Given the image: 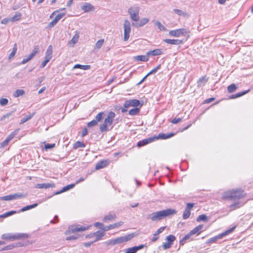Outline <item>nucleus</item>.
Here are the masks:
<instances>
[{
    "instance_id": "f257e3e1",
    "label": "nucleus",
    "mask_w": 253,
    "mask_h": 253,
    "mask_svg": "<svg viewBox=\"0 0 253 253\" xmlns=\"http://www.w3.org/2000/svg\"><path fill=\"white\" fill-rule=\"evenodd\" d=\"M176 211L174 209H168L156 212H153L150 215V218L153 221H157L163 219L164 217L176 213Z\"/></svg>"
},
{
    "instance_id": "f03ea898",
    "label": "nucleus",
    "mask_w": 253,
    "mask_h": 253,
    "mask_svg": "<svg viewBox=\"0 0 253 253\" xmlns=\"http://www.w3.org/2000/svg\"><path fill=\"white\" fill-rule=\"evenodd\" d=\"M245 195L244 191L241 189L232 190L224 193L223 198L230 200H238Z\"/></svg>"
},
{
    "instance_id": "7ed1b4c3",
    "label": "nucleus",
    "mask_w": 253,
    "mask_h": 253,
    "mask_svg": "<svg viewBox=\"0 0 253 253\" xmlns=\"http://www.w3.org/2000/svg\"><path fill=\"white\" fill-rule=\"evenodd\" d=\"M6 239H13L15 240L14 244H11L7 247V249H12L14 247H19L30 245L32 241L28 240V238H5Z\"/></svg>"
},
{
    "instance_id": "20e7f679",
    "label": "nucleus",
    "mask_w": 253,
    "mask_h": 253,
    "mask_svg": "<svg viewBox=\"0 0 253 253\" xmlns=\"http://www.w3.org/2000/svg\"><path fill=\"white\" fill-rule=\"evenodd\" d=\"M115 117V113L114 112L110 111L108 113L107 117L105 118L104 123L100 126V131L101 132H102L108 130L107 126L112 124Z\"/></svg>"
},
{
    "instance_id": "39448f33",
    "label": "nucleus",
    "mask_w": 253,
    "mask_h": 253,
    "mask_svg": "<svg viewBox=\"0 0 253 253\" xmlns=\"http://www.w3.org/2000/svg\"><path fill=\"white\" fill-rule=\"evenodd\" d=\"M142 103H140V101L138 99H133L126 100L124 105V108H122V112L125 113L127 111V108L130 107H137L138 106L141 108L142 106Z\"/></svg>"
},
{
    "instance_id": "423d86ee",
    "label": "nucleus",
    "mask_w": 253,
    "mask_h": 253,
    "mask_svg": "<svg viewBox=\"0 0 253 253\" xmlns=\"http://www.w3.org/2000/svg\"><path fill=\"white\" fill-rule=\"evenodd\" d=\"M140 8L138 5H134L131 6L128 9V12L130 15L131 19L134 21L137 22L139 20V13Z\"/></svg>"
},
{
    "instance_id": "0eeeda50",
    "label": "nucleus",
    "mask_w": 253,
    "mask_h": 253,
    "mask_svg": "<svg viewBox=\"0 0 253 253\" xmlns=\"http://www.w3.org/2000/svg\"><path fill=\"white\" fill-rule=\"evenodd\" d=\"M89 226H82L80 225H72L68 227V229L66 231L65 234L68 235L77 232L85 231L88 229Z\"/></svg>"
},
{
    "instance_id": "6e6552de",
    "label": "nucleus",
    "mask_w": 253,
    "mask_h": 253,
    "mask_svg": "<svg viewBox=\"0 0 253 253\" xmlns=\"http://www.w3.org/2000/svg\"><path fill=\"white\" fill-rule=\"evenodd\" d=\"M27 196L26 194L21 193H14L13 194L4 196L0 198V200L2 201H11L13 200L25 198Z\"/></svg>"
},
{
    "instance_id": "1a4fd4ad",
    "label": "nucleus",
    "mask_w": 253,
    "mask_h": 253,
    "mask_svg": "<svg viewBox=\"0 0 253 253\" xmlns=\"http://www.w3.org/2000/svg\"><path fill=\"white\" fill-rule=\"evenodd\" d=\"M123 25L124 29V36L123 40L126 42L128 40L130 36V33L131 32L130 23L127 19H126L124 21Z\"/></svg>"
},
{
    "instance_id": "9d476101",
    "label": "nucleus",
    "mask_w": 253,
    "mask_h": 253,
    "mask_svg": "<svg viewBox=\"0 0 253 253\" xmlns=\"http://www.w3.org/2000/svg\"><path fill=\"white\" fill-rule=\"evenodd\" d=\"M189 33V31L185 28H181L171 30L169 32V35L172 37H179L181 36H185Z\"/></svg>"
},
{
    "instance_id": "9b49d317",
    "label": "nucleus",
    "mask_w": 253,
    "mask_h": 253,
    "mask_svg": "<svg viewBox=\"0 0 253 253\" xmlns=\"http://www.w3.org/2000/svg\"><path fill=\"white\" fill-rule=\"evenodd\" d=\"M205 230L204 225L203 224H200L198 226L196 227L193 230H192L188 234L185 235L184 237H190L192 235L198 236L201 232Z\"/></svg>"
},
{
    "instance_id": "f8f14e48",
    "label": "nucleus",
    "mask_w": 253,
    "mask_h": 253,
    "mask_svg": "<svg viewBox=\"0 0 253 253\" xmlns=\"http://www.w3.org/2000/svg\"><path fill=\"white\" fill-rule=\"evenodd\" d=\"M19 129H17L15 130L13 132H12L11 133H10L7 137L3 141H2L1 144L0 146L2 148H4L6 147L8 144L9 141L12 140L14 137L18 133L19 131Z\"/></svg>"
},
{
    "instance_id": "ddd939ff",
    "label": "nucleus",
    "mask_w": 253,
    "mask_h": 253,
    "mask_svg": "<svg viewBox=\"0 0 253 253\" xmlns=\"http://www.w3.org/2000/svg\"><path fill=\"white\" fill-rule=\"evenodd\" d=\"M29 235L26 233H5L3 234L1 237H29Z\"/></svg>"
},
{
    "instance_id": "4468645a",
    "label": "nucleus",
    "mask_w": 253,
    "mask_h": 253,
    "mask_svg": "<svg viewBox=\"0 0 253 253\" xmlns=\"http://www.w3.org/2000/svg\"><path fill=\"white\" fill-rule=\"evenodd\" d=\"M164 42L166 43L173 45H179L183 43V41L179 39H166L164 40Z\"/></svg>"
},
{
    "instance_id": "2eb2a0df",
    "label": "nucleus",
    "mask_w": 253,
    "mask_h": 253,
    "mask_svg": "<svg viewBox=\"0 0 253 253\" xmlns=\"http://www.w3.org/2000/svg\"><path fill=\"white\" fill-rule=\"evenodd\" d=\"M81 8L84 12H88L90 11L94 10V6L87 2L84 3L82 6Z\"/></svg>"
},
{
    "instance_id": "dca6fc26",
    "label": "nucleus",
    "mask_w": 253,
    "mask_h": 253,
    "mask_svg": "<svg viewBox=\"0 0 253 253\" xmlns=\"http://www.w3.org/2000/svg\"><path fill=\"white\" fill-rule=\"evenodd\" d=\"M155 140L154 137H150L147 139H143L142 140L139 141L137 142V146L139 147L144 146Z\"/></svg>"
},
{
    "instance_id": "f3484780",
    "label": "nucleus",
    "mask_w": 253,
    "mask_h": 253,
    "mask_svg": "<svg viewBox=\"0 0 253 253\" xmlns=\"http://www.w3.org/2000/svg\"><path fill=\"white\" fill-rule=\"evenodd\" d=\"M55 186L54 183H38L36 184L35 187L40 189H47L52 188Z\"/></svg>"
},
{
    "instance_id": "a211bd4d",
    "label": "nucleus",
    "mask_w": 253,
    "mask_h": 253,
    "mask_svg": "<svg viewBox=\"0 0 253 253\" xmlns=\"http://www.w3.org/2000/svg\"><path fill=\"white\" fill-rule=\"evenodd\" d=\"M144 245H141L139 246H135L131 248H129L126 249L125 253H135L139 250L142 249L144 247Z\"/></svg>"
},
{
    "instance_id": "6ab92c4d",
    "label": "nucleus",
    "mask_w": 253,
    "mask_h": 253,
    "mask_svg": "<svg viewBox=\"0 0 253 253\" xmlns=\"http://www.w3.org/2000/svg\"><path fill=\"white\" fill-rule=\"evenodd\" d=\"M175 238H167L165 242L163 243V248L164 250L169 249L173 243Z\"/></svg>"
},
{
    "instance_id": "aec40b11",
    "label": "nucleus",
    "mask_w": 253,
    "mask_h": 253,
    "mask_svg": "<svg viewBox=\"0 0 253 253\" xmlns=\"http://www.w3.org/2000/svg\"><path fill=\"white\" fill-rule=\"evenodd\" d=\"M123 224V222L120 221L119 222L115 223L112 224H110L108 226H106L103 228L104 231H108L110 229H114L117 227H118L122 225Z\"/></svg>"
},
{
    "instance_id": "412c9836",
    "label": "nucleus",
    "mask_w": 253,
    "mask_h": 253,
    "mask_svg": "<svg viewBox=\"0 0 253 253\" xmlns=\"http://www.w3.org/2000/svg\"><path fill=\"white\" fill-rule=\"evenodd\" d=\"M116 218V215L114 213H109L105 216L103 218V221L106 223L113 221Z\"/></svg>"
},
{
    "instance_id": "4be33fe9",
    "label": "nucleus",
    "mask_w": 253,
    "mask_h": 253,
    "mask_svg": "<svg viewBox=\"0 0 253 253\" xmlns=\"http://www.w3.org/2000/svg\"><path fill=\"white\" fill-rule=\"evenodd\" d=\"M109 164L107 160L101 161L98 162L95 166L96 169H99L106 167Z\"/></svg>"
},
{
    "instance_id": "5701e85b",
    "label": "nucleus",
    "mask_w": 253,
    "mask_h": 253,
    "mask_svg": "<svg viewBox=\"0 0 253 253\" xmlns=\"http://www.w3.org/2000/svg\"><path fill=\"white\" fill-rule=\"evenodd\" d=\"M174 135L173 133H170L168 134H165V133H160L158 136L157 137H154L155 138V139H168L169 138H170L171 137L173 136Z\"/></svg>"
},
{
    "instance_id": "b1692460",
    "label": "nucleus",
    "mask_w": 253,
    "mask_h": 253,
    "mask_svg": "<svg viewBox=\"0 0 253 253\" xmlns=\"http://www.w3.org/2000/svg\"><path fill=\"white\" fill-rule=\"evenodd\" d=\"M162 51L160 49H156L153 50L149 51L146 54L148 56H157L162 54Z\"/></svg>"
},
{
    "instance_id": "393cba45",
    "label": "nucleus",
    "mask_w": 253,
    "mask_h": 253,
    "mask_svg": "<svg viewBox=\"0 0 253 253\" xmlns=\"http://www.w3.org/2000/svg\"><path fill=\"white\" fill-rule=\"evenodd\" d=\"M79 39V32L76 31L75 34L74 35L72 39L71 40V41L69 42V43L70 44H73L72 46H73L74 45L78 42Z\"/></svg>"
},
{
    "instance_id": "a878e982",
    "label": "nucleus",
    "mask_w": 253,
    "mask_h": 253,
    "mask_svg": "<svg viewBox=\"0 0 253 253\" xmlns=\"http://www.w3.org/2000/svg\"><path fill=\"white\" fill-rule=\"evenodd\" d=\"M52 48L51 45H49L46 50L44 58L50 60L52 57Z\"/></svg>"
},
{
    "instance_id": "bb28decb",
    "label": "nucleus",
    "mask_w": 253,
    "mask_h": 253,
    "mask_svg": "<svg viewBox=\"0 0 253 253\" xmlns=\"http://www.w3.org/2000/svg\"><path fill=\"white\" fill-rule=\"evenodd\" d=\"M235 228V226H233L230 229L227 230L221 234H220L214 237H223L225 236L228 235L229 233H231Z\"/></svg>"
},
{
    "instance_id": "cd10ccee",
    "label": "nucleus",
    "mask_w": 253,
    "mask_h": 253,
    "mask_svg": "<svg viewBox=\"0 0 253 253\" xmlns=\"http://www.w3.org/2000/svg\"><path fill=\"white\" fill-rule=\"evenodd\" d=\"M173 11L178 15L182 16L184 17H188L189 16L187 12H184L181 10L178 9H174Z\"/></svg>"
},
{
    "instance_id": "c85d7f7f",
    "label": "nucleus",
    "mask_w": 253,
    "mask_h": 253,
    "mask_svg": "<svg viewBox=\"0 0 253 253\" xmlns=\"http://www.w3.org/2000/svg\"><path fill=\"white\" fill-rule=\"evenodd\" d=\"M75 186V184L68 185L64 187L61 191L56 192L55 195L59 194L62 192L67 191V190H69L70 189L73 188Z\"/></svg>"
},
{
    "instance_id": "c756f323",
    "label": "nucleus",
    "mask_w": 253,
    "mask_h": 253,
    "mask_svg": "<svg viewBox=\"0 0 253 253\" xmlns=\"http://www.w3.org/2000/svg\"><path fill=\"white\" fill-rule=\"evenodd\" d=\"M134 58L136 61H147L149 60V58L148 55H138L134 57Z\"/></svg>"
},
{
    "instance_id": "7c9ffc66",
    "label": "nucleus",
    "mask_w": 253,
    "mask_h": 253,
    "mask_svg": "<svg viewBox=\"0 0 253 253\" xmlns=\"http://www.w3.org/2000/svg\"><path fill=\"white\" fill-rule=\"evenodd\" d=\"M127 241V238H117L115 240H111L109 242V244L115 245L122 242H126Z\"/></svg>"
},
{
    "instance_id": "2f4dec72",
    "label": "nucleus",
    "mask_w": 253,
    "mask_h": 253,
    "mask_svg": "<svg viewBox=\"0 0 253 253\" xmlns=\"http://www.w3.org/2000/svg\"><path fill=\"white\" fill-rule=\"evenodd\" d=\"M250 89H248L247 90H245V91H242V92H238V93H236L235 94L232 95L230 97V98L234 99V98H236L241 97V96L246 94V93H248L249 92H250Z\"/></svg>"
},
{
    "instance_id": "473e14b6",
    "label": "nucleus",
    "mask_w": 253,
    "mask_h": 253,
    "mask_svg": "<svg viewBox=\"0 0 253 253\" xmlns=\"http://www.w3.org/2000/svg\"><path fill=\"white\" fill-rule=\"evenodd\" d=\"M149 21V18H142L139 22L138 23H137L136 26L137 27H142L144 25H145L146 24H147Z\"/></svg>"
},
{
    "instance_id": "72a5a7b5",
    "label": "nucleus",
    "mask_w": 253,
    "mask_h": 253,
    "mask_svg": "<svg viewBox=\"0 0 253 253\" xmlns=\"http://www.w3.org/2000/svg\"><path fill=\"white\" fill-rule=\"evenodd\" d=\"M207 81L208 79L206 78V77H202V78H200L198 81V85L199 86H202L205 84Z\"/></svg>"
},
{
    "instance_id": "f704fd0d",
    "label": "nucleus",
    "mask_w": 253,
    "mask_h": 253,
    "mask_svg": "<svg viewBox=\"0 0 253 253\" xmlns=\"http://www.w3.org/2000/svg\"><path fill=\"white\" fill-rule=\"evenodd\" d=\"M34 114L35 113H33L32 114L27 115L25 117H23L21 119L20 124H23L26 122L27 121H28V120H29L30 119H31L33 117Z\"/></svg>"
},
{
    "instance_id": "c9c22d12",
    "label": "nucleus",
    "mask_w": 253,
    "mask_h": 253,
    "mask_svg": "<svg viewBox=\"0 0 253 253\" xmlns=\"http://www.w3.org/2000/svg\"><path fill=\"white\" fill-rule=\"evenodd\" d=\"M139 111H140L139 107H135V108H133V109H131L130 110H129L128 114L131 116H135V115H137L138 114V113L139 112Z\"/></svg>"
},
{
    "instance_id": "e433bc0d",
    "label": "nucleus",
    "mask_w": 253,
    "mask_h": 253,
    "mask_svg": "<svg viewBox=\"0 0 253 253\" xmlns=\"http://www.w3.org/2000/svg\"><path fill=\"white\" fill-rule=\"evenodd\" d=\"M37 206H38V204H36H36H34L33 205L27 206L26 207H24L22 208L20 210V211L23 212V211H26L32 209L33 208H36Z\"/></svg>"
},
{
    "instance_id": "4c0bfd02",
    "label": "nucleus",
    "mask_w": 253,
    "mask_h": 253,
    "mask_svg": "<svg viewBox=\"0 0 253 253\" xmlns=\"http://www.w3.org/2000/svg\"><path fill=\"white\" fill-rule=\"evenodd\" d=\"M39 49V48L38 45L35 46L32 52L28 55V58H29L30 60L32 59L34 57V56L36 55V54L38 52Z\"/></svg>"
},
{
    "instance_id": "58836bf2",
    "label": "nucleus",
    "mask_w": 253,
    "mask_h": 253,
    "mask_svg": "<svg viewBox=\"0 0 253 253\" xmlns=\"http://www.w3.org/2000/svg\"><path fill=\"white\" fill-rule=\"evenodd\" d=\"M16 213V211H11L8 212H6L0 215V218H5L8 216H11Z\"/></svg>"
},
{
    "instance_id": "ea45409f",
    "label": "nucleus",
    "mask_w": 253,
    "mask_h": 253,
    "mask_svg": "<svg viewBox=\"0 0 253 253\" xmlns=\"http://www.w3.org/2000/svg\"><path fill=\"white\" fill-rule=\"evenodd\" d=\"M24 93H25V91H24V90H23V89H17L14 92V93L13 94V96L15 97H19L20 96H22V95H24Z\"/></svg>"
},
{
    "instance_id": "a19ab883",
    "label": "nucleus",
    "mask_w": 253,
    "mask_h": 253,
    "mask_svg": "<svg viewBox=\"0 0 253 253\" xmlns=\"http://www.w3.org/2000/svg\"><path fill=\"white\" fill-rule=\"evenodd\" d=\"M22 16V14L20 12H16L15 15L13 16L11 20L13 22L17 21L21 19Z\"/></svg>"
},
{
    "instance_id": "79ce46f5",
    "label": "nucleus",
    "mask_w": 253,
    "mask_h": 253,
    "mask_svg": "<svg viewBox=\"0 0 253 253\" xmlns=\"http://www.w3.org/2000/svg\"><path fill=\"white\" fill-rule=\"evenodd\" d=\"M104 42V39H100L99 41H98L96 44L95 48L97 49H100L102 46L103 45V43Z\"/></svg>"
},
{
    "instance_id": "37998d69",
    "label": "nucleus",
    "mask_w": 253,
    "mask_h": 253,
    "mask_svg": "<svg viewBox=\"0 0 253 253\" xmlns=\"http://www.w3.org/2000/svg\"><path fill=\"white\" fill-rule=\"evenodd\" d=\"M90 65H80V64H76L74 66V68H80L81 69H83V70H88L89 69H90Z\"/></svg>"
},
{
    "instance_id": "c03bdc74",
    "label": "nucleus",
    "mask_w": 253,
    "mask_h": 253,
    "mask_svg": "<svg viewBox=\"0 0 253 253\" xmlns=\"http://www.w3.org/2000/svg\"><path fill=\"white\" fill-rule=\"evenodd\" d=\"M155 25L161 31H164L166 30V28H165V27L163 25H162L159 21H156L155 22Z\"/></svg>"
},
{
    "instance_id": "a18cd8bd",
    "label": "nucleus",
    "mask_w": 253,
    "mask_h": 253,
    "mask_svg": "<svg viewBox=\"0 0 253 253\" xmlns=\"http://www.w3.org/2000/svg\"><path fill=\"white\" fill-rule=\"evenodd\" d=\"M190 214H191V211H189V210L185 209L183 212V215H182L183 218L184 219H186L188 218L190 215Z\"/></svg>"
},
{
    "instance_id": "49530a36",
    "label": "nucleus",
    "mask_w": 253,
    "mask_h": 253,
    "mask_svg": "<svg viewBox=\"0 0 253 253\" xmlns=\"http://www.w3.org/2000/svg\"><path fill=\"white\" fill-rule=\"evenodd\" d=\"M237 88L236 85L232 84L227 87V90L229 93H232L234 92Z\"/></svg>"
},
{
    "instance_id": "de8ad7c7",
    "label": "nucleus",
    "mask_w": 253,
    "mask_h": 253,
    "mask_svg": "<svg viewBox=\"0 0 253 253\" xmlns=\"http://www.w3.org/2000/svg\"><path fill=\"white\" fill-rule=\"evenodd\" d=\"M104 229H101V230L98 231L94 233V236L95 237H102L104 236Z\"/></svg>"
},
{
    "instance_id": "09e8293b",
    "label": "nucleus",
    "mask_w": 253,
    "mask_h": 253,
    "mask_svg": "<svg viewBox=\"0 0 253 253\" xmlns=\"http://www.w3.org/2000/svg\"><path fill=\"white\" fill-rule=\"evenodd\" d=\"M104 112H100L99 113H98L95 117V120L98 123L100 121H101V120L103 119V116L104 115Z\"/></svg>"
},
{
    "instance_id": "8fccbe9b",
    "label": "nucleus",
    "mask_w": 253,
    "mask_h": 253,
    "mask_svg": "<svg viewBox=\"0 0 253 253\" xmlns=\"http://www.w3.org/2000/svg\"><path fill=\"white\" fill-rule=\"evenodd\" d=\"M84 146L85 145L83 142L80 141H77L74 144L73 148L74 149H77L78 148L84 147Z\"/></svg>"
},
{
    "instance_id": "3c124183",
    "label": "nucleus",
    "mask_w": 253,
    "mask_h": 253,
    "mask_svg": "<svg viewBox=\"0 0 253 253\" xmlns=\"http://www.w3.org/2000/svg\"><path fill=\"white\" fill-rule=\"evenodd\" d=\"M240 203L239 202H235L229 206V209L230 210H234L237 208H238L240 207Z\"/></svg>"
},
{
    "instance_id": "603ef678",
    "label": "nucleus",
    "mask_w": 253,
    "mask_h": 253,
    "mask_svg": "<svg viewBox=\"0 0 253 253\" xmlns=\"http://www.w3.org/2000/svg\"><path fill=\"white\" fill-rule=\"evenodd\" d=\"M13 114V112H11L9 113H7L6 114L3 115L1 118L0 119V121H3L5 120L6 119L8 120V119L12 116Z\"/></svg>"
},
{
    "instance_id": "864d4df0",
    "label": "nucleus",
    "mask_w": 253,
    "mask_h": 253,
    "mask_svg": "<svg viewBox=\"0 0 253 253\" xmlns=\"http://www.w3.org/2000/svg\"><path fill=\"white\" fill-rule=\"evenodd\" d=\"M65 12L59 13L55 16L53 20L57 23L65 15Z\"/></svg>"
},
{
    "instance_id": "5fc2aeb1",
    "label": "nucleus",
    "mask_w": 253,
    "mask_h": 253,
    "mask_svg": "<svg viewBox=\"0 0 253 253\" xmlns=\"http://www.w3.org/2000/svg\"><path fill=\"white\" fill-rule=\"evenodd\" d=\"M161 65L160 64L157 66L156 67L152 69L150 72H149L147 75L149 76L150 75L154 74L157 73L158 70L160 69Z\"/></svg>"
},
{
    "instance_id": "6e6d98bb",
    "label": "nucleus",
    "mask_w": 253,
    "mask_h": 253,
    "mask_svg": "<svg viewBox=\"0 0 253 253\" xmlns=\"http://www.w3.org/2000/svg\"><path fill=\"white\" fill-rule=\"evenodd\" d=\"M197 221L198 222L201 221H207V216L205 214H201L197 217Z\"/></svg>"
},
{
    "instance_id": "4d7b16f0",
    "label": "nucleus",
    "mask_w": 253,
    "mask_h": 253,
    "mask_svg": "<svg viewBox=\"0 0 253 253\" xmlns=\"http://www.w3.org/2000/svg\"><path fill=\"white\" fill-rule=\"evenodd\" d=\"M8 103V100L6 98H2L0 99V105L1 106L6 105Z\"/></svg>"
},
{
    "instance_id": "13d9d810",
    "label": "nucleus",
    "mask_w": 253,
    "mask_h": 253,
    "mask_svg": "<svg viewBox=\"0 0 253 253\" xmlns=\"http://www.w3.org/2000/svg\"><path fill=\"white\" fill-rule=\"evenodd\" d=\"M55 144L54 143H52V144L47 143L46 144H45L44 148L45 150L50 149L54 148L55 147Z\"/></svg>"
},
{
    "instance_id": "bf43d9fd",
    "label": "nucleus",
    "mask_w": 253,
    "mask_h": 253,
    "mask_svg": "<svg viewBox=\"0 0 253 253\" xmlns=\"http://www.w3.org/2000/svg\"><path fill=\"white\" fill-rule=\"evenodd\" d=\"M97 123H98L95 120H93L89 122V123H88L87 126L90 127H92L93 126H95L97 125Z\"/></svg>"
},
{
    "instance_id": "052dcab7",
    "label": "nucleus",
    "mask_w": 253,
    "mask_h": 253,
    "mask_svg": "<svg viewBox=\"0 0 253 253\" xmlns=\"http://www.w3.org/2000/svg\"><path fill=\"white\" fill-rule=\"evenodd\" d=\"M166 227H161L159 229L157 230V231L153 234L154 236H157L159 234H160L161 233H162L164 229L166 228Z\"/></svg>"
},
{
    "instance_id": "680f3d73",
    "label": "nucleus",
    "mask_w": 253,
    "mask_h": 253,
    "mask_svg": "<svg viewBox=\"0 0 253 253\" xmlns=\"http://www.w3.org/2000/svg\"><path fill=\"white\" fill-rule=\"evenodd\" d=\"M94 225L95 227L99 228L101 229H103V228L105 227L104 224L100 222H96L94 223Z\"/></svg>"
},
{
    "instance_id": "e2e57ef3",
    "label": "nucleus",
    "mask_w": 253,
    "mask_h": 253,
    "mask_svg": "<svg viewBox=\"0 0 253 253\" xmlns=\"http://www.w3.org/2000/svg\"><path fill=\"white\" fill-rule=\"evenodd\" d=\"M57 23L54 20H52L47 25L48 28H51L54 27Z\"/></svg>"
},
{
    "instance_id": "0e129e2a",
    "label": "nucleus",
    "mask_w": 253,
    "mask_h": 253,
    "mask_svg": "<svg viewBox=\"0 0 253 253\" xmlns=\"http://www.w3.org/2000/svg\"><path fill=\"white\" fill-rule=\"evenodd\" d=\"M44 61L42 63L41 65V67L43 68H44L45 65H46V64L50 61L49 59H46V58H44Z\"/></svg>"
},
{
    "instance_id": "69168bd1",
    "label": "nucleus",
    "mask_w": 253,
    "mask_h": 253,
    "mask_svg": "<svg viewBox=\"0 0 253 253\" xmlns=\"http://www.w3.org/2000/svg\"><path fill=\"white\" fill-rule=\"evenodd\" d=\"M194 204L193 203H187L185 209L191 211V209L194 207Z\"/></svg>"
},
{
    "instance_id": "338daca9",
    "label": "nucleus",
    "mask_w": 253,
    "mask_h": 253,
    "mask_svg": "<svg viewBox=\"0 0 253 253\" xmlns=\"http://www.w3.org/2000/svg\"><path fill=\"white\" fill-rule=\"evenodd\" d=\"M181 120L182 119L181 118H174L171 121V123L174 124H177L181 122Z\"/></svg>"
},
{
    "instance_id": "774afa93",
    "label": "nucleus",
    "mask_w": 253,
    "mask_h": 253,
    "mask_svg": "<svg viewBox=\"0 0 253 253\" xmlns=\"http://www.w3.org/2000/svg\"><path fill=\"white\" fill-rule=\"evenodd\" d=\"M98 239L99 238H97L95 240H94V241L93 242H88V243H85L84 244V246L86 247H88L89 246H90V245L94 242H95L96 241H97L98 240Z\"/></svg>"
}]
</instances>
